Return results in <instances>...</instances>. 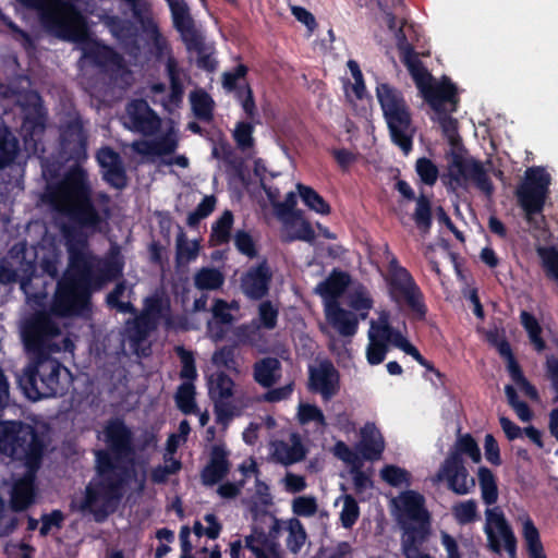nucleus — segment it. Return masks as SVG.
<instances>
[{"mask_svg":"<svg viewBox=\"0 0 558 558\" xmlns=\"http://www.w3.org/2000/svg\"><path fill=\"white\" fill-rule=\"evenodd\" d=\"M87 175L72 169L62 181L48 186L46 204L59 220V230L69 255L68 268L58 280L50 312L72 317L90 306L95 256L88 251V234L101 232L104 215L93 203Z\"/></svg>","mask_w":558,"mask_h":558,"instance_id":"f257e3e1","label":"nucleus"},{"mask_svg":"<svg viewBox=\"0 0 558 558\" xmlns=\"http://www.w3.org/2000/svg\"><path fill=\"white\" fill-rule=\"evenodd\" d=\"M106 449L95 452L96 478L85 487L80 505L96 522H104L117 510L126 485L136 476L134 434L121 417L108 420L104 426Z\"/></svg>","mask_w":558,"mask_h":558,"instance_id":"f03ea898","label":"nucleus"},{"mask_svg":"<svg viewBox=\"0 0 558 558\" xmlns=\"http://www.w3.org/2000/svg\"><path fill=\"white\" fill-rule=\"evenodd\" d=\"M47 451V437L22 421L0 423V453L21 462L28 473H37Z\"/></svg>","mask_w":558,"mask_h":558,"instance_id":"7ed1b4c3","label":"nucleus"},{"mask_svg":"<svg viewBox=\"0 0 558 558\" xmlns=\"http://www.w3.org/2000/svg\"><path fill=\"white\" fill-rule=\"evenodd\" d=\"M397 47L402 63L408 69L417 89L432 109L436 113L447 111L445 104L449 102L453 105L452 111H456V106L459 101L458 90L450 78L444 76L439 83L435 82L433 75L424 66L414 47L408 41L405 36L398 39Z\"/></svg>","mask_w":558,"mask_h":558,"instance_id":"20e7f679","label":"nucleus"},{"mask_svg":"<svg viewBox=\"0 0 558 558\" xmlns=\"http://www.w3.org/2000/svg\"><path fill=\"white\" fill-rule=\"evenodd\" d=\"M376 97L386 121L391 143L404 155L413 149L416 128L413 125L410 107L403 93L388 83H378Z\"/></svg>","mask_w":558,"mask_h":558,"instance_id":"39448f33","label":"nucleus"},{"mask_svg":"<svg viewBox=\"0 0 558 558\" xmlns=\"http://www.w3.org/2000/svg\"><path fill=\"white\" fill-rule=\"evenodd\" d=\"M17 1L28 9L38 10L43 27L60 39L78 41L87 34L85 17L73 4L48 5V0Z\"/></svg>","mask_w":558,"mask_h":558,"instance_id":"423d86ee","label":"nucleus"},{"mask_svg":"<svg viewBox=\"0 0 558 558\" xmlns=\"http://www.w3.org/2000/svg\"><path fill=\"white\" fill-rule=\"evenodd\" d=\"M463 454L468 456L474 463L482 460L480 447L469 433L458 435L453 447L449 450L437 473L438 478L446 480L448 488L457 495H466L475 487V480L470 476Z\"/></svg>","mask_w":558,"mask_h":558,"instance_id":"0eeeda50","label":"nucleus"},{"mask_svg":"<svg viewBox=\"0 0 558 558\" xmlns=\"http://www.w3.org/2000/svg\"><path fill=\"white\" fill-rule=\"evenodd\" d=\"M389 256L385 281L389 299L400 308H407L413 318L424 320L427 314L424 294L411 272L400 265L388 248Z\"/></svg>","mask_w":558,"mask_h":558,"instance_id":"6e6552de","label":"nucleus"},{"mask_svg":"<svg viewBox=\"0 0 558 558\" xmlns=\"http://www.w3.org/2000/svg\"><path fill=\"white\" fill-rule=\"evenodd\" d=\"M32 363L24 369L19 383L31 400L54 397L62 393L61 371L66 368L51 353L32 354Z\"/></svg>","mask_w":558,"mask_h":558,"instance_id":"1a4fd4ad","label":"nucleus"},{"mask_svg":"<svg viewBox=\"0 0 558 558\" xmlns=\"http://www.w3.org/2000/svg\"><path fill=\"white\" fill-rule=\"evenodd\" d=\"M550 183L551 178L546 169L533 166L526 169L523 181L515 189V197L526 221L537 228L539 226L534 222V217L541 215V221L545 222L542 213L549 196Z\"/></svg>","mask_w":558,"mask_h":558,"instance_id":"9d476101","label":"nucleus"},{"mask_svg":"<svg viewBox=\"0 0 558 558\" xmlns=\"http://www.w3.org/2000/svg\"><path fill=\"white\" fill-rule=\"evenodd\" d=\"M51 314L37 312L23 325L22 340L29 355L61 352V345L54 342L61 330Z\"/></svg>","mask_w":558,"mask_h":558,"instance_id":"9b49d317","label":"nucleus"},{"mask_svg":"<svg viewBox=\"0 0 558 558\" xmlns=\"http://www.w3.org/2000/svg\"><path fill=\"white\" fill-rule=\"evenodd\" d=\"M447 175L456 187L464 189L471 182L486 196H492L494 193V184L486 169L480 160L473 157H465L460 153L452 151Z\"/></svg>","mask_w":558,"mask_h":558,"instance_id":"f8f14e48","label":"nucleus"},{"mask_svg":"<svg viewBox=\"0 0 558 558\" xmlns=\"http://www.w3.org/2000/svg\"><path fill=\"white\" fill-rule=\"evenodd\" d=\"M125 3L134 20L140 24L146 43L150 45V51L160 61L167 56H172V49L167 38L161 34L158 23L155 21L151 4L148 0H121Z\"/></svg>","mask_w":558,"mask_h":558,"instance_id":"ddd939ff","label":"nucleus"},{"mask_svg":"<svg viewBox=\"0 0 558 558\" xmlns=\"http://www.w3.org/2000/svg\"><path fill=\"white\" fill-rule=\"evenodd\" d=\"M23 112L21 134L24 142H36L46 129L47 111L38 92L27 90L19 99Z\"/></svg>","mask_w":558,"mask_h":558,"instance_id":"4468645a","label":"nucleus"},{"mask_svg":"<svg viewBox=\"0 0 558 558\" xmlns=\"http://www.w3.org/2000/svg\"><path fill=\"white\" fill-rule=\"evenodd\" d=\"M485 514L486 523L484 531L487 536L489 549L493 553L500 554V539H502L505 549L510 558H517V537L507 522L504 512L498 508H488Z\"/></svg>","mask_w":558,"mask_h":558,"instance_id":"2eb2a0df","label":"nucleus"},{"mask_svg":"<svg viewBox=\"0 0 558 558\" xmlns=\"http://www.w3.org/2000/svg\"><path fill=\"white\" fill-rule=\"evenodd\" d=\"M307 386L311 392L319 393L328 402L340 391V373L330 360H323L318 366L308 367Z\"/></svg>","mask_w":558,"mask_h":558,"instance_id":"dca6fc26","label":"nucleus"},{"mask_svg":"<svg viewBox=\"0 0 558 558\" xmlns=\"http://www.w3.org/2000/svg\"><path fill=\"white\" fill-rule=\"evenodd\" d=\"M88 135L80 114L66 121L60 129V145L70 160L76 162L87 158Z\"/></svg>","mask_w":558,"mask_h":558,"instance_id":"f3484780","label":"nucleus"},{"mask_svg":"<svg viewBox=\"0 0 558 558\" xmlns=\"http://www.w3.org/2000/svg\"><path fill=\"white\" fill-rule=\"evenodd\" d=\"M272 271L266 258L251 266L241 277L243 294L253 301H260L269 294Z\"/></svg>","mask_w":558,"mask_h":558,"instance_id":"a211bd4d","label":"nucleus"},{"mask_svg":"<svg viewBox=\"0 0 558 558\" xmlns=\"http://www.w3.org/2000/svg\"><path fill=\"white\" fill-rule=\"evenodd\" d=\"M272 524L269 533L262 529L253 527L252 534L245 537V547L251 550L255 558H281L279 545L275 541L281 531V521L272 514Z\"/></svg>","mask_w":558,"mask_h":558,"instance_id":"6ab92c4d","label":"nucleus"},{"mask_svg":"<svg viewBox=\"0 0 558 558\" xmlns=\"http://www.w3.org/2000/svg\"><path fill=\"white\" fill-rule=\"evenodd\" d=\"M230 452L225 444H215L210 448L209 460L201 471V480L205 486L220 483L230 472Z\"/></svg>","mask_w":558,"mask_h":558,"instance_id":"aec40b11","label":"nucleus"},{"mask_svg":"<svg viewBox=\"0 0 558 558\" xmlns=\"http://www.w3.org/2000/svg\"><path fill=\"white\" fill-rule=\"evenodd\" d=\"M128 114L132 129L143 135H153L160 128V118L143 99L132 100L128 105Z\"/></svg>","mask_w":558,"mask_h":558,"instance_id":"412c9836","label":"nucleus"},{"mask_svg":"<svg viewBox=\"0 0 558 558\" xmlns=\"http://www.w3.org/2000/svg\"><path fill=\"white\" fill-rule=\"evenodd\" d=\"M105 24L128 53L132 56L140 53L141 46L137 39V28L130 20L122 19L118 15H110L107 16Z\"/></svg>","mask_w":558,"mask_h":558,"instance_id":"4be33fe9","label":"nucleus"},{"mask_svg":"<svg viewBox=\"0 0 558 558\" xmlns=\"http://www.w3.org/2000/svg\"><path fill=\"white\" fill-rule=\"evenodd\" d=\"M397 191L408 201H416V207L413 214V220L422 232H428L433 223L432 203L429 198L421 194L417 198L410 184L404 180L396 183Z\"/></svg>","mask_w":558,"mask_h":558,"instance_id":"5701e85b","label":"nucleus"},{"mask_svg":"<svg viewBox=\"0 0 558 558\" xmlns=\"http://www.w3.org/2000/svg\"><path fill=\"white\" fill-rule=\"evenodd\" d=\"M123 268L124 259L119 246L111 247L108 256L94 265L93 286L100 287L105 282L119 279L123 275Z\"/></svg>","mask_w":558,"mask_h":558,"instance_id":"b1692460","label":"nucleus"},{"mask_svg":"<svg viewBox=\"0 0 558 558\" xmlns=\"http://www.w3.org/2000/svg\"><path fill=\"white\" fill-rule=\"evenodd\" d=\"M156 328V319L149 318L147 314H140L125 323L128 340L137 355L147 356L145 349L140 352V348Z\"/></svg>","mask_w":558,"mask_h":558,"instance_id":"393cba45","label":"nucleus"},{"mask_svg":"<svg viewBox=\"0 0 558 558\" xmlns=\"http://www.w3.org/2000/svg\"><path fill=\"white\" fill-rule=\"evenodd\" d=\"M361 440L357 450L367 461L379 460L385 451V439L375 423L366 422L360 430Z\"/></svg>","mask_w":558,"mask_h":558,"instance_id":"a878e982","label":"nucleus"},{"mask_svg":"<svg viewBox=\"0 0 558 558\" xmlns=\"http://www.w3.org/2000/svg\"><path fill=\"white\" fill-rule=\"evenodd\" d=\"M395 504L401 515L407 517L411 521L422 522L430 520L429 512L425 508V498L418 492L404 490L395 500Z\"/></svg>","mask_w":558,"mask_h":558,"instance_id":"bb28decb","label":"nucleus"},{"mask_svg":"<svg viewBox=\"0 0 558 558\" xmlns=\"http://www.w3.org/2000/svg\"><path fill=\"white\" fill-rule=\"evenodd\" d=\"M350 282L351 277L347 271L335 268L325 280L317 284L315 291L324 299L325 305L335 304L339 303L338 299L343 294Z\"/></svg>","mask_w":558,"mask_h":558,"instance_id":"cd10ccee","label":"nucleus"},{"mask_svg":"<svg viewBox=\"0 0 558 558\" xmlns=\"http://www.w3.org/2000/svg\"><path fill=\"white\" fill-rule=\"evenodd\" d=\"M35 475L36 473L26 471V475L13 484L10 499V507L13 511H24L35 502Z\"/></svg>","mask_w":558,"mask_h":558,"instance_id":"c85d7f7f","label":"nucleus"},{"mask_svg":"<svg viewBox=\"0 0 558 558\" xmlns=\"http://www.w3.org/2000/svg\"><path fill=\"white\" fill-rule=\"evenodd\" d=\"M325 315L328 323L343 337H352L357 332V316L340 306L339 303L326 304Z\"/></svg>","mask_w":558,"mask_h":558,"instance_id":"c756f323","label":"nucleus"},{"mask_svg":"<svg viewBox=\"0 0 558 558\" xmlns=\"http://www.w3.org/2000/svg\"><path fill=\"white\" fill-rule=\"evenodd\" d=\"M172 17V24L180 34L181 40L191 38L201 33L190 13V8L184 0H166Z\"/></svg>","mask_w":558,"mask_h":558,"instance_id":"7c9ffc66","label":"nucleus"},{"mask_svg":"<svg viewBox=\"0 0 558 558\" xmlns=\"http://www.w3.org/2000/svg\"><path fill=\"white\" fill-rule=\"evenodd\" d=\"M280 372L281 363L272 356L263 357L253 366L254 380L264 388L274 386L281 376Z\"/></svg>","mask_w":558,"mask_h":558,"instance_id":"2f4dec72","label":"nucleus"},{"mask_svg":"<svg viewBox=\"0 0 558 558\" xmlns=\"http://www.w3.org/2000/svg\"><path fill=\"white\" fill-rule=\"evenodd\" d=\"M84 56L94 65L101 69H106L109 65L120 66L122 63V57L112 47L98 41L86 48Z\"/></svg>","mask_w":558,"mask_h":558,"instance_id":"473e14b6","label":"nucleus"},{"mask_svg":"<svg viewBox=\"0 0 558 558\" xmlns=\"http://www.w3.org/2000/svg\"><path fill=\"white\" fill-rule=\"evenodd\" d=\"M166 73L170 84V93L168 101L179 107L182 104L184 96V85L181 78L183 70L180 68L178 60L170 56L166 61Z\"/></svg>","mask_w":558,"mask_h":558,"instance_id":"72a5a7b5","label":"nucleus"},{"mask_svg":"<svg viewBox=\"0 0 558 558\" xmlns=\"http://www.w3.org/2000/svg\"><path fill=\"white\" fill-rule=\"evenodd\" d=\"M208 396L211 401L230 400L234 395V381L223 371L213 373L207 380Z\"/></svg>","mask_w":558,"mask_h":558,"instance_id":"f704fd0d","label":"nucleus"},{"mask_svg":"<svg viewBox=\"0 0 558 558\" xmlns=\"http://www.w3.org/2000/svg\"><path fill=\"white\" fill-rule=\"evenodd\" d=\"M307 449L303 445L299 435L291 436V445L280 442L276 448L277 459L284 465H291L305 459Z\"/></svg>","mask_w":558,"mask_h":558,"instance_id":"c9c22d12","label":"nucleus"},{"mask_svg":"<svg viewBox=\"0 0 558 558\" xmlns=\"http://www.w3.org/2000/svg\"><path fill=\"white\" fill-rule=\"evenodd\" d=\"M417 525L404 526L402 551L418 549L427 541L430 533V520L417 522Z\"/></svg>","mask_w":558,"mask_h":558,"instance_id":"e433bc0d","label":"nucleus"},{"mask_svg":"<svg viewBox=\"0 0 558 558\" xmlns=\"http://www.w3.org/2000/svg\"><path fill=\"white\" fill-rule=\"evenodd\" d=\"M74 168L84 171L85 174L87 175V180H88L89 185H90L92 191H93V193H92L93 194V203H94L96 209L98 211H100L104 215V217H105V220H104V222L101 225V227H102L107 222V220H108V218L110 216V209H109L108 205L111 202V197L106 192H97V193H95L94 186H93V183L90 181V177H89L88 171L83 166H81L78 163L69 167V169L66 171H64V173L62 174V177L60 179H58L57 181L50 182V183H48L46 185V189H45V192H44V195H43V201L46 203V193H47L48 186L57 184L60 181H62L64 179L65 174L68 172H70L72 169H74Z\"/></svg>","mask_w":558,"mask_h":558,"instance_id":"4c0bfd02","label":"nucleus"},{"mask_svg":"<svg viewBox=\"0 0 558 558\" xmlns=\"http://www.w3.org/2000/svg\"><path fill=\"white\" fill-rule=\"evenodd\" d=\"M190 101L194 116L205 122H209L214 117L215 101L213 97L204 89H196L191 93Z\"/></svg>","mask_w":558,"mask_h":558,"instance_id":"58836bf2","label":"nucleus"},{"mask_svg":"<svg viewBox=\"0 0 558 558\" xmlns=\"http://www.w3.org/2000/svg\"><path fill=\"white\" fill-rule=\"evenodd\" d=\"M20 150L19 141L7 125H0V169L11 165Z\"/></svg>","mask_w":558,"mask_h":558,"instance_id":"ea45409f","label":"nucleus"},{"mask_svg":"<svg viewBox=\"0 0 558 558\" xmlns=\"http://www.w3.org/2000/svg\"><path fill=\"white\" fill-rule=\"evenodd\" d=\"M477 477L483 501L487 506L496 504L498 500V485L493 471L486 466H480Z\"/></svg>","mask_w":558,"mask_h":558,"instance_id":"a19ab883","label":"nucleus"},{"mask_svg":"<svg viewBox=\"0 0 558 558\" xmlns=\"http://www.w3.org/2000/svg\"><path fill=\"white\" fill-rule=\"evenodd\" d=\"M286 529L288 531L287 548L291 554L298 555L307 539L306 530L298 518L289 519Z\"/></svg>","mask_w":558,"mask_h":558,"instance_id":"79ce46f5","label":"nucleus"},{"mask_svg":"<svg viewBox=\"0 0 558 558\" xmlns=\"http://www.w3.org/2000/svg\"><path fill=\"white\" fill-rule=\"evenodd\" d=\"M296 190L304 205L307 206L311 210L320 215L330 214V205L313 187L303 183H298Z\"/></svg>","mask_w":558,"mask_h":558,"instance_id":"37998d69","label":"nucleus"},{"mask_svg":"<svg viewBox=\"0 0 558 558\" xmlns=\"http://www.w3.org/2000/svg\"><path fill=\"white\" fill-rule=\"evenodd\" d=\"M233 220L232 211L225 210L223 214L213 223L210 242H213L214 245H222L229 242Z\"/></svg>","mask_w":558,"mask_h":558,"instance_id":"c03bdc74","label":"nucleus"},{"mask_svg":"<svg viewBox=\"0 0 558 558\" xmlns=\"http://www.w3.org/2000/svg\"><path fill=\"white\" fill-rule=\"evenodd\" d=\"M247 73L248 68L243 63H239L232 70L223 72L221 75V85L225 92L229 94L232 93L236 96L246 82L245 77Z\"/></svg>","mask_w":558,"mask_h":558,"instance_id":"a18cd8bd","label":"nucleus"},{"mask_svg":"<svg viewBox=\"0 0 558 558\" xmlns=\"http://www.w3.org/2000/svg\"><path fill=\"white\" fill-rule=\"evenodd\" d=\"M195 386L193 383H182L175 392L174 400L178 409L185 415L195 414L197 404L195 401Z\"/></svg>","mask_w":558,"mask_h":558,"instance_id":"49530a36","label":"nucleus"},{"mask_svg":"<svg viewBox=\"0 0 558 558\" xmlns=\"http://www.w3.org/2000/svg\"><path fill=\"white\" fill-rule=\"evenodd\" d=\"M223 281V275L216 268L203 267L194 276V286L198 290H217Z\"/></svg>","mask_w":558,"mask_h":558,"instance_id":"de8ad7c7","label":"nucleus"},{"mask_svg":"<svg viewBox=\"0 0 558 558\" xmlns=\"http://www.w3.org/2000/svg\"><path fill=\"white\" fill-rule=\"evenodd\" d=\"M199 251L197 241L189 242L185 233L181 229L177 236V254L175 259L178 264L189 263L194 260Z\"/></svg>","mask_w":558,"mask_h":558,"instance_id":"09e8293b","label":"nucleus"},{"mask_svg":"<svg viewBox=\"0 0 558 558\" xmlns=\"http://www.w3.org/2000/svg\"><path fill=\"white\" fill-rule=\"evenodd\" d=\"M175 353L181 362V379L184 380L183 383H193L197 378V369L193 352L186 350L182 345H179L175 348Z\"/></svg>","mask_w":558,"mask_h":558,"instance_id":"8fccbe9b","label":"nucleus"},{"mask_svg":"<svg viewBox=\"0 0 558 558\" xmlns=\"http://www.w3.org/2000/svg\"><path fill=\"white\" fill-rule=\"evenodd\" d=\"M236 101L240 102L246 118L252 122H259L258 120V111L254 98V93L251 85L245 82L243 87L239 92L236 96H234Z\"/></svg>","mask_w":558,"mask_h":558,"instance_id":"3c124183","label":"nucleus"},{"mask_svg":"<svg viewBox=\"0 0 558 558\" xmlns=\"http://www.w3.org/2000/svg\"><path fill=\"white\" fill-rule=\"evenodd\" d=\"M255 123L252 121H239L235 124L232 136L239 149L246 150L253 147Z\"/></svg>","mask_w":558,"mask_h":558,"instance_id":"603ef678","label":"nucleus"},{"mask_svg":"<svg viewBox=\"0 0 558 558\" xmlns=\"http://www.w3.org/2000/svg\"><path fill=\"white\" fill-rule=\"evenodd\" d=\"M452 513L459 524L473 523L477 519V504L474 499L459 501L452 507Z\"/></svg>","mask_w":558,"mask_h":558,"instance_id":"864d4df0","label":"nucleus"},{"mask_svg":"<svg viewBox=\"0 0 558 558\" xmlns=\"http://www.w3.org/2000/svg\"><path fill=\"white\" fill-rule=\"evenodd\" d=\"M279 308L271 301H262L258 305V327L272 330L277 327Z\"/></svg>","mask_w":558,"mask_h":558,"instance_id":"5fc2aeb1","label":"nucleus"},{"mask_svg":"<svg viewBox=\"0 0 558 558\" xmlns=\"http://www.w3.org/2000/svg\"><path fill=\"white\" fill-rule=\"evenodd\" d=\"M505 393L509 405L522 422H530L533 417L532 410L525 401L520 400L515 388L511 385L505 387Z\"/></svg>","mask_w":558,"mask_h":558,"instance_id":"6e6d98bb","label":"nucleus"},{"mask_svg":"<svg viewBox=\"0 0 558 558\" xmlns=\"http://www.w3.org/2000/svg\"><path fill=\"white\" fill-rule=\"evenodd\" d=\"M213 364L227 371L239 373V364L235 360V350L231 345H225L216 350L211 357Z\"/></svg>","mask_w":558,"mask_h":558,"instance_id":"4d7b16f0","label":"nucleus"},{"mask_svg":"<svg viewBox=\"0 0 558 558\" xmlns=\"http://www.w3.org/2000/svg\"><path fill=\"white\" fill-rule=\"evenodd\" d=\"M437 121L441 128L442 135L447 138L451 146L460 143L458 132V120L452 118L447 111L437 112Z\"/></svg>","mask_w":558,"mask_h":558,"instance_id":"13d9d810","label":"nucleus"},{"mask_svg":"<svg viewBox=\"0 0 558 558\" xmlns=\"http://www.w3.org/2000/svg\"><path fill=\"white\" fill-rule=\"evenodd\" d=\"M415 171L424 184L433 186L437 182L439 170L432 159L418 158L415 162Z\"/></svg>","mask_w":558,"mask_h":558,"instance_id":"bf43d9fd","label":"nucleus"},{"mask_svg":"<svg viewBox=\"0 0 558 558\" xmlns=\"http://www.w3.org/2000/svg\"><path fill=\"white\" fill-rule=\"evenodd\" d=\"M298 418L301 425L315 422L322 428L327 426V421L323 411L315 404L301 403L299 407Z\"/></svg>","mask_w":558,"mask_h":558,"instance_id":"052dcab7","label":"nucleus"},{"mask_svg":"<svg viewBox=\"0 0 558 558\" xmlns=\"http://www.w3.org/2000/svg\"><path fill=\"white\" fill-rule=\"evenodd\" d=\"M360 517V507L352 495L343 497V507L340 512V521L344 529H351Z\"/></svg>","mask_w":558,"mask_h":558,"instance_id":"680f3d73","label":"nucleus"},{"mask_svg":"<svg viewBox=\"0 0 558 558\" xmlns=\"http://www.w3.org/2000/svg\"><path fill=\"white\" fill-rule=\"evenodd\" d=\"M381 478L392 487H399L402 484H410V473L393 464L385 465L380 471Z\"/></svg>","mask_w":558,"mask_h":558,"instance_id":"e2e57ef3","label":"nucleus"},{"mask_svg":"<svg viewBox=\"0 0 558 558\" xmlns=\"http://www.w3.org/2000/svg\"><path fill=\"white\" fill-rule=\"evenodd\" d=\"M522 536L526 543L527 550L543 547L539 532L529 514L521 517Z\"/></svg>","mask_w":558,"mask_h":558,"instance_id":"0e129e2a","label":"nucleus"},{"mask_svg":"<svg viewBox=\"0 0 558 558\" xmlns=\"http://www.w3.org/2000/svg\"><path fill=\"white\" fill-rule=\"evenodd\" d=\"M102 179L110 186L123 190L128 185V177L122 161L116 166L102 170Z\"/></svg>","mask_w":558,"mask_h":558,"instance_id":"69168bd1","label":"nucleus"},{"mask_svg":"<svg viewBox=\"0 0 558 558\" xmlns=\"http://www.w3.org/2000/svg\"><path fill=\"white\" fill-rule=\"evenodd\" d=\"M234 246L242 255L255 258L258 254L253 236L245 230H238L234 234Z\"/></svg>","mask_w":558,"mask_h":558,"instance_id":"338daca9","label":"nucleus"},{"mask_svg":"<svg viewBox=\"0 0 558 558\" xmlns=\"http://www.w3.org/2000/svg\"><path fill=\"white\" fill-rule=\"evenodd\" d=\"M65 520V514L60 509H54L49 513H43L40 517L41 526L39 535L47 536L52 529L61 530Z\"/></svg>","mask_w":558,"mask_h":558,"instance_id":"774afa93","label":"nucleus"}]
</instances>
